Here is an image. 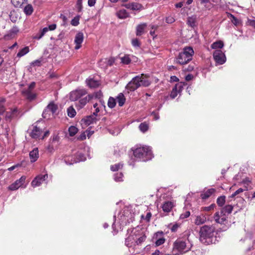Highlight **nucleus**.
<instances>
[{
  "label": "nucleus",
  "mask_w": 255,
  "mask_h": 255,
  "mask_svg": "<svg viewBox=\"0 0 255 255\" xmlns=\"http://www.w3.org/2000/svg\"><path fill=\"white\" fill-rule=\"evenodd\" d=\"M139 129L143 132L146 131L148 128V126L145 123H142L139 126Z\"/></svg>",
  "instance_id": "a19ab883"
},
{
  "label": "nucleus",
  "mask_w": 255,
  "mask_h": 255,
  "mask_svg": "<svg viewBox=\"0 0 255 255\" xmlns=\"http://www.w3.org/2000/svg\"><path fill=\"white\" fill-rule=\"evenodd\" d=\"M244 189H242V188H239V189H238L237 190H236L234 193H233L230 197L231 198H234L236 196L238 195V194H239L240 193L243 192L244 191Z\"/></svg>",
  "instance_id": "8fccbe9b"
},
{
  "label": "nucleus",
  "mask_w": 255,
  "mask_h": 255,
  "mask_svg": "<svg viewBox=\"0 0 255 255\" xmlns=\"http://www.w3.org/2000/svg\"><path fill=\"white\" fill-rule=\"evenodd\" d=\"M121 62L125 64H128L131 62L129 55H126L121 58Z\"/></svg>",
  "instance_id": "58836bf2"
},
{
  "label": "nucleus",
  "mask_w": 255,
  "mask_h": 255,
  "mask_svg": "<svg viewBox=\"0 0 255 255\" xmlns=\"http://www.w3.org/2000/svg\"><path fill=\"white\" fill-rule=\"evenodd\" d=\"M188 23L190 26L192 27H193L195 25L194 20L191 18L188 19Z\"/></svg>",
  "instance_id": "4d7b16f0"
},
{
  "label": "nucleus",
  "mask_w": 255,
  "mask_h": 255,
  "mask_svg": "<svg viewBox=\"0 0 255 255\" xmlns=\"http://www.w3.org/2000/svg\"><path fill=\"white\" fill-rule=\"evenodd\" d=\"M215 191V189L213 188L208 189L204 194L202 195V198L203 199H207L213 194Z\"/></svg>",
  "instance_id": "473e14b6"
},
{
  "label": "nucleus",
  "mask_w": 255,
  "mask_h": 255,
  "mask_svg": "<svg viewBox=\"0 0 255 255\" xmlns=\"http://www.w3.org/2000/svg\"><path fill=\"white\" fill-rule=\"evenodd\" d=\"M29 52V47L26 46L23 48L21 49L17 54V56L18 57H21L26 54H27Z\"/></svg>",
  "instance_id": "2f4dec72"
},
{
  "label": "nucleus",
  "mask_w": 255,
  "mask_h": 255,
  "mask_svg": "<svg viewBox=\"0 0 255 255\" xmlns=\"http://www.w3.org/2000/svg\"><path fill=\"white\" fill-rule=\"evenodd\" d=\"M42 133V129L35 126L33 127V128L30 133V136L33 138H41Z\"/></svg>",
  "instance_id": "a211bd4d"
},
{
  "label": "nucleus",
  "mask_w": 255,
  "mask_h": 255,
  "mask_svg": "<svg viewBox=\"0 0 255 255\" xmlns=\"http://www.w3.org/2000/svg\"><path fill=\"white\" fill-rule=\"evenodd\" d=\"M30 162L33 163L37 161L39 157V151L37 147H35L29 153Z\"/></svg>",
  "instance_id": "dca6fc26"
},
{
  "label": "nucleus",
  "mask_w": 255,
  "mask_h": 255,
  "mask_svg": "<svg viewBox=\"0 0 255 255\" xmlns=\"http://www.w3.org/2000/svg\"><path fill=\"white\" fill-rule=\"evenodd\" d=\"M165 21L168 23H172L175 21V19L171 16H169L166 18Z\"/></svg>",
  "instance_id": "5fc2aeb1"
},
{
  "label": "nucleus",
  "mask_w": 255,
  "mask_h": 255,
  "mask_svg": "<svg viewBox=\"0 0 255 255\" xmlns=\"http://www.w3.org/2000/svg\"><path fill=\"white\" fill-rule=\"evenodd\" d=\"M178 93V92L177 90L173 88L170 94V97L172 99H174L177 96Z\"/></svg>",
  "instance_id": "603ef678"
},
{
  "label": "nucleus",
  "mask_w": 255,
  "mask_h": 255,
  "mask_svg": "<svg viewBox=\"0 0 255 255\" xmlns=\"http://www.w3.org/2000/svg\"><path fill=\"white\" fill-rule=\"evenodd\" d=\"M147 26L146 23H143L138 25L136 27V34L137 36H140L144 33V30Z\"/></svg>",
  "instance_id": "4be33fe9"
},
{
  "label": "nucleus",
  "mask_w": 255,
  "mask_h": 255,
  "mask_svg": "<svg viewBox=\"0 0 255 255\" xmlns=\"http://www.w3.org/2000/svg\"><path fill=\"white\" fill-rule=\"evenodd\" d=\"M35 84L34 82H31L27 89H24L22 91L23 96L29 101H32L36 98V94L32 92V90L35 87Z\"/></svg>",
  "instance_id": "423d86ee"
},
{
  "label": "nucleus",
  "mask_w": 255,
  "mask_h": 255,
  "mask_svg": "<svg viewBox=\"0 0 255 255\" xmlns=\"http://www.w3.org/2000/svg\"><path fill=\"white\" fill-rule=\"evenodd\" d=\"M33 11L32 6L30 4H27L24 8V13L28 15H31Z\"/></svg>",
  "instance_id": "c85d7f7f"
},
{
  "label": "nucleus",
  "mask_w": 255,
  "mask_h": 255,
  "mask_svg": "<svg viewBox=\"0 0 255 255\" xmlns=\"http://www.w3.org/2000/svg\"><path fill=\"white\" fill-rule=\"evenodd\" d=\"M193 54L194 51L192 47H185L183 52L179 53L177 57V63L181 65L187 64L192 60Z\"/></svg>",
  "instance_id": "20e7f679"
},
{
  "label": "nucleus",
  "mask_w": 255,
  "mask_h": 255,
  "mask_svg": "<svg viewBox=\"0 0 255 255\" xmlns=\"http://www.w3.org/2000/svg\"><path fill=\"white\" fill-rule=\"evenodd\" d=\"M154 239L156 240L155 245L156 246H159L165 242V239L163 237V232H158L154 234Z\"/></svg>",
  "instance_id": "f3484780"
},
{
  "label": "nucleus",
  "mask_w": 255,
  "mask_h": 255,
  "mask_svg": "<svg viewBox=\"0 0 255 255\" xmlns=\"http://www.w3.org/2000/svg\"><path fill=\"white\" fill-rule=\"evenodd\" d=\"M60 18H61L63 20V25H65L66 24L67 18L66 16H65L63 14H61L60 16Z\"/></svg>",
  "instance_id": "bf43d9fd"
},
{
  "label": "nucleus",
  "mask_w": 255,
  "mask_h": 255,
  "mask_svg": "<svg viewBox=\"0 0 255 255\" xmlns=\"http://www.w3.org/2000/svg\"><path fill=\"white\" fill-rule=\"evenodd\" d=\"M123 167V164L121 163H117L111 166V169L113 171H116Z\"/></svg>",
  "instance_id": "a18cd8bd"
},
{
  "label": "nucleus",
  "mask_w": 255,
  "mask_h": 255,
  "mask_svg": "<svg viewBox=\"0 0 255 255\" xmlns=\"http://www.w3.org/2000/svg\"><path fill=\"white\" fill-rule=\"evenodd\" d=\"M132 236H133L134 238V240H133L134 244L136 245H141L145 241L146 238L145 233L142 230L135 231V232L133 233Z\"/></svg>",
  "instance_id": "6e6552de"
},
{
  "label": "nucleus",
  "mask_w": 255,
  "mask_h": 255,
  "mask_svg": "<svg viewBox=\"0 0 255 255\" xmlns=\"http://www.w3.org/2000/svg\"><path fill=\"white\" fill-rule=\"evenodd\" d=\"M187 85V83L185 82H179L176 84L174 88L175 89H176L178 93H180L183 88V87Z\"/></svg>",
  "instance_id": "72a5a7b5"
},
{
  "label": "nucleus",
  "mask_w": 255,
  "mask_h": 255,
  "mask_svg": "<svg viewBox=\"0 0 255 255\" xmlns=\"http://www.w3.org/2000/svg\"><path fill=\"white\" fill-rule=\"evenodd\" d=\"M116 104V100L113 97H110L108 102V106L110 108H113Z\"/></svg>",
  "instance_id": "4c0bfd02"
},
{
  "label": "nucleus",
  "mask_w": 255,
  "mask_h": 255,
  "mask_svg": "<svg viewBox=\"0 0 255 255\" xmlns=\"http://www.w3.org/2000/svg\"><path fill=\"white\" fill-rule=\"evenodd\" d=\"M206 221V217L204 215H200L196 217L195 223L197 225H200L204 224Z\"/></svg>",
  "instance_id": "cd10ccee"
},
{
  "label": "nucleus",
  "mask_w": 255,
  "mask_h": 255,
  "mask_svg": "<svg viewBox=\"0 0 255 255\" xmlns=\"http://www.w3.org/2000/svg\"><path fill=\"white\" fill-rule=\"evenodd\" d=\"M215 204H212L209 206L208 207H204L203 208V210L206 211H210L214 209V208L215 207Z\"/></svg>",
  "instance_id": "6e6d98bb"
},
{
  "label": "nucleus",
  "mask_w": 255,
  "mask_h": 255,
  "mask_svg": "<svg viewBox=\"0 0 255 255\" xmlns=\"http://www.w3.org/2000/svg\"><path fill=\"white\" fill-rule=\"evenodd\" d=\"M115 62V59L113 58H110L107 60V65L108 66H112Z\"/></svg>",
  "instance_id": "052dcab7"
},
{
  "label": "nucleus",
  "mask_w": 255,
  "mask_h": 255,
  "mask_svg": "<svg viewBox=\"0 0 255 255\" xmlns=\"http://www.w3.org/2000/svg\"><path fill=\"white\" fill-rule=\"evenodd\" d=\"M190 215V213L189 211H186L184 213H183L180 215V219H185L188 218Z\"/></svg>",
  "instance_id": "3c124183"
},
{
  "label": "nucleus",
  "mask_w": 255,
  "mask_h": 255,
  "mask_svg": "<svg viewBox=\"0 0 255 255\" xmlns=\"http://www.w3.org/2000/svg\"><path fill=\"white\" fill-rule=\"evenodd\" d=\"M123 6L128 9H129L132 10H140L142 7V5L137 2H131L127 4H123Z\"/></svg>",
  "instance_id": "6ab92c4d"
},
{
  "label": "nucleus",
  "mask_w": 255,
  "mask_h": 255,
  "mask_svg": "<svg viewBox=\"0 0 255 255\" xmlns=\"http://www.w3.org/2000/svg\"><path fill=\"white\" fill-rule=\"evenodd\" d=\"M123 177V174L122 172L117 173L114 175V179L116 181H122V178Z\"/></svg>",
  "instance_id": "49530a36"
},
{
  "label": "nucleus",
  "mask_w": 255,
  "mask_h": 255,
  "mask_svg": "<svg viewBox=\"0 0 255 255\" xmlns=\"http://www.w3.org/2000/svg\"><path fill=\"white\" fill-rule=\"evenodd\" d=\"M133 240H134V238L132 235L129 236V237L126 239L125 244L128 247H131V245L130 242H131V244L133 243L132 241H133Z\"/></svg>",
  "instance_id": "ea45409f"
},
{
  "label": "nucleus",
  "mask_w": 255,
  "mask_h": 255,
  "mask_svg": "<svg viewBox=\"0 0 255 255\" xmlns=\"http://www.w3.org/2000/svg\"><path fill=\"white\" fill-rule=\"evenodd\" d=\"M47 110L49 111L51 113L52 116H53L56 112L58 107L56 105L54 104L53 102L50 103L47 106Z\"/></svg>",
  "instance_id": "b1692460"
},
{
  "label": "nucleus",
  "mask_w": 255,
  "mask_h": 255,
  "mask_svg": "<svg viewBox=\"0 0 255 255\" xmlns=\"http://www.w3.org/2000/svg\"><path fill=\"white\" fill-rule=\"evenodd\" d=\"M179 227V225L178 224L175 223L174 225H172L170 224L168 225V228L171 230L172 232H176L177 231V229Z\"/></svg>",
  "instance_id": "c03bdc74"
},
{
  "label": "nucleus",
  "mask_w": 255,
  "mask_h": 255,
  "mask_svg": "<svg viewBox=\"0 0 255 255\" xmlns=\"http://www.w3.org/2000/svg\"><path fill=\"white\" fill-rule=\"evenodd\" d=\"M173 206V202L171 201H166L163 204L162 208L164 212L168 213L171 210Z\"/></svg>",
  "instance_id": "412c9836"
},
{
  "label": "nucleus",
  "mask_w": 255,
  "mask_h": 255,
  "mask_svg": "<svg viewBox=\"0 0 255 255\" xmlns=\"http://www.w3.org/2000/svg\"><path fill=\"white\" fill-rule=\"evenodd\" d=\"M51 113L47 110V108L44 110L42 113V117L44 119H49L51 118Z\"/></svg>",
  "instance_id": "79ce46f5"
},
{
  "label": "nucleus",
  "mask_w": 255,
  "mask_h": 255,
  "mask_svg": "<svg viewBox=\"0 0 255 255\" xmlns=\"http://www.w3.org/2000/svg\"><path fill=\"white\" fill-rule=\"evenodd\" d=\"M93 97L94 96L92 95H88L83 98H81L79 101L78 107L79 108H82L89 101L93 98Z\"/></svg>",
  "instance_id": "aec40b11"
},
{
  "label": "nucleus",
  "mask_w": 255,
  "mask_h": 255,
  "mask_svg": "<svg viewBox=\"0 0 255 255\" xmlns=\"http://www.w3.org/2000/svg\"><path fill=\"white\" fill-rule=\"evenodd\" d=\"M215 228L213 226H209L205 225L200 229V241L203 244L209 245L215 243Z\"/></svg>",
  "instance_id": "f257e3e1"
},
{
  "label": "nucleus",
  "mask_w": 255,
  "mask_h": 255,
  "mask_svg": "<svg viewBox=\"0 0 255 255\" xmlns=\"http://www.w3.org/2000/svg\"><path fill=\"white\" fill-rule=\"evenodd\" d=\"M117 16L121 19H125L129 17V14L126 10L123 9L118 11L116 13Z\"/></svg>",
  "instance_id": "5701e85b"
},
{
  "label": "nucleus",
  "mask_w": 255,
  "mask_h": 255,
  "mask_svg": "<svg viewBox=\"0 0 255 255\" xmlns=\"http://www.w3.org/2000/svg\"><path fill=\"white\" fill-rule=\"evenodd\" d=\"M96 0H88V4L89 6H93L95 5Z\"/></svg>",
  "instance_id": "0e129e2a"
},
{
  "label": "nucleus",
  "mask_w": 255,
  "mask_h": 255,
  "mask_svg": "<svg viewBox=\"0 0 255 255\" xmlns=\"http://www.w3.org/2000/svg\"><path fill=\"white\" fill-rule=\"evenodd\" d=\"M224 46V43L221 41H217L214 42L211 45V48L212 49L222 48Z\"/></svg>",
  "instance_id": "7c9ffc66"
},
{
  "label": "nucleus",
  "mask_w": 255,
  "mask_h": 255,
  "mask_svg": "<svg viewBox=\"0 0 255 255\" xmlns=\"http://www.w3.org/2000/svg\"><path fill=\"white\" fill-rule=\"evenodd\" d=\"M77 156L78 157V158L76 159V160H74V161H73V163L75 162H80V161H84L86 159V158L85 157L84 155L80 153H78L77 154Z\"/></svg>",
  "instance_id": "de8ad7c7"
},
{
  "label": "nucleus",
  "mask_w": 255,
  "mask_h": 255,
  "mask_svg": "<svg viewBox=\"0 0 255 255\" xmlns=\"http://www.w3.org/2000/svg\"><path fill=\"white\" fill-rule=\"evenodd\" d=\"M22 0H11V2L15 7H21L23 2Z\"/></svg>",
  "instance_id": "09e8293b"
},
{
  "label": "nucleus",
  "mask_w": 255,
  "mask_h": 255,
  "mask_svg": "<svg viewBox=\"0 0 255 255\" xmlns=\"http://www.w3.org/2000/svg\"><path fill=\"white\" fill-rule=\"evenodd\" d=\"M47 178V174L37 176L31 182L32 186L35 187L40 186Z\"/></svg>",
  "instance_id": "f8f14e48"
},
{
  "label": "nucleus",
  "mask_w": 255,
  "mask_h": 255,
  "mask_svg": "<svg viewBox=\"0 0 255 255\" xmlns=\"http://www.w3.org/2000/svg\"><path fill=\"white\" fill-rule=\"evenodd\" d=\"M87 93V91L84 89H77L70 93V99L73 101H77L78 99H80L82 97L85 95Z\"/></svg>",
  "instance_id": "9d476101"
},
{
  "label": "nucleus",
  "mask_w": 255,
  "mask_h": 255,
  "mask_svg": "<svg viewBox=\"0 0 255 255\" xmlns=\"http://www.w3.org/2000/svg\"><path fill=\"white\" fill-rule=\"evenodd\" d=\"M213 57L215 61L219 64H223L226 61V56L221 50H215Z\"/></svg>",
  "instance_id": "9b49d317"
},
{
  "label": "nucleus",
  "mask_w": 255,
  "mask_h": 255,
  "mask_svg": "<svg viewBox=\"0 0 255 255\" xmlns=\"http://www.w3.org/2000/svg\"><path fill=\"white\" fill-rule=\"evenodd\" d=\"M41 60H36L31 63L33 66H40L41 65Z\"/></svg>",
  "instance_id": "864d4df0"
},
{
  "label": "nucleus",
  "mask_w": 255,
  "mask_h": 255,
  "mask_svg": "<svg viewBox=\"0 0 255 255\" xmlns=\"http://www.w3.org/2000/svg\"><path fill=\"white\" fill-rule=\"evenodd\" d=\"M35 84L34 82H31L27 89H24L22 91L23 96L29 101H32L36 98V94L32 92V90L35 87Z\"/></svg>",
  "instance_id": "0eeeda50"
},
{
  "label": "nucleus",
  "mask_w": 255,
  "mask_h": 255,
  "mask_svg": "<svg viewBox=\"0 0 255 255\" xmlns=\"http://www.w3.org/2000/svg\"><path fill=\"white\" fill-rule=\"evenodd\" d=\"M87 84L89 87L95 88L99 86L100 83L98 81L94 80L93 79H90L87 80Z\"/></svg>",
  "instance_id": "a878e982"
},
{
  "label": "nucleus",
  "mask_w": 255,
  "mask_h": 255,
  "mask_svg": "<svg viewBox=\"0 0 255 255\" xmlns=\"http://www.w3.org/2000/svg\"><path fill=\"white\" fill-rule=\"evenodd\" d=\"M26 177L25 176L21 177L19 179L16 180L13 183L8 186V189L14 191L18 189L24 183Z\"/></svg>",
  "instance_id": "ddd939ff"
},
{
  "label": "nucleus",
  "mask_w": 255,
  "mask_h": 255,
  "mask_svg": "<svg viewBox=\"0 0 255 255\" xmlns=\"http://www.w3.org/2000/svg\"><path fill=\"white\" fill-rule=\"evenodd\" d=\"M68 116L70 118H73L76 113L75 109L72 107H70L67 109Z\"/></svg>",
  "instance_id": "e433bc0d"
},
{
  "label": "nucleus",
  "mask_w": 255,
  "mask_h": 255,
  "mask_svg": "<svg viewBox=\"0 0 255 255\" xmlns=\"http://www.w3.org/2000/svg\"><path fill=\"white\" fill-rule=\"evenodd\" d=\"M233 209L232 205H227L223 207L220 212H217L214 216L216 222L220 224H225L227 220V216L231 213Z\"/></svg>",
  "instance_id": "7ed1b4c3"
},
{
  "label": "nucleus",
  "mask_w": 255,
  "mask_h": 255,
  "mask_svg": "<svg viewBox=\"0 0 255 255\" xmlns=\"http://www.w3.org/2000/svg\"><path fill=\"white\" fill-rule=\"evenodd\" d=\"M86 138V134L84 132V133H82L80 136H79L77 138L78 140H83L85 139Z\"/></svg>",
  "instance_id": "e2e57ef3"
},
{
  "label": "nucleus",
  "mask_w": 255,
  "mask_h": 255,
  "mask_svg": "<svg viewBox=\"0 0 255 255\" xmlns=\"http://www.w3.org/2000/svg\"><path fill=\"white\" fill-rule=\"evenodd\" d=\"M148 78V75L143 74L136 76L128 82L126 88L128 90L134 91L141 86L147 87L150 84Z\"/></svg>",
  "instance_id": "f03ea898"
},
{
  "label": "nucleus",
  "mask_w": 255,
  "mask_h": 255,
  "mask_svg": "<svg viewBox=\"0 0 255 255\" xmlns=\"http://www.w3.org/2000/svg\"><path fill=\"white\" fill-rule=\"evenodd\" d=\"M19 114V112L17 108H14L13 110H10L7 111L5 114V120L7 121H11L12 119L16 118Z\"/></svg>",
  "instance_id": "4468645a"
},
{
  "label": "nucleus",
  "mask_w": 255,
  "mask_h": 255,
  "mask_svg": "<svg viewBox=\"0 0 255 255\" xmlns=\"http://www.w3.org/2000/svg\"><path fill=\"white\" fill-rule=\"evenodd\" d=\"M226 197L225 196H220L217 198V203L218 206L222 207L225 203Z\"/></svg>",
  "instance_id": "c9c22d12"
},
{
  "label": "nucleus",
  "mask_w": 255,
  "mask_h": 255,
  "mask_svg": "<svg viewBox=\"0 0 255 255\" xmlns=\"http://www.w3.org/2000/svg\"><path fill=\"white\" fill-rule=\"evenodd\" d=\"M132 44L134 47L139 46V42L137 39H134L132 40Z\"/></svg>",
  "instance_id": "13d9d810"
},
{
  "label": "nucleus",
  "mask_w": 255,
  "mask_h": 255,
  "mask_svg": "<svg viewBox=\"0 0 255 255\" xmlns=\"http://www.w3.org/2000/svg\"><path fill=\"white\" fill-rule=\"evenodd\" d=\"M174 247L177 249L179 252H186L188 251L190 248L187 246L185 241L181 239L177 240L174 243Z\"/></svg>",
  "instance_id": "1a4fd4ad"
},
{
  "label": "nucleus",
  "mask_w": 255,
  "mask_h": 255,
  "mask_svg": "<svg viewBox=\"0 0 255 255\" xmlns=\"http://www.w3.org/2000/svg\"><path fill=\"white\" fill-rule=\"evenodd\" d=\"M96 117L93 114L89 116H87L84 120L85 124L87 125H90L91 124L96 123Z\"/></svg>",
  "instance_id": "393cba45"
},
{
  "label": "nucleus",
  "mask_w": 255,
  "mask_h": 255,
  "mask_svg": "<svg viewBox=\"0 0 255 255\" xmlns=\"http://www.w3.org/2000/svg\"><path fill=\"white\" fill-rule=\"evenodd\" d=\"M56 28V24H52L51 25H49L48 28L50 30H53L55 29Z\"/></svg>",
  "instance_id": "338daca9"
},
{
  "label": "nucleus",
  "mask_w": 255,
  "mask_h": 255,
  "mask_svg": "<svg viewBox=\"0 0 255 255\" xmlns=\"http://www.w3.org/2000/svg\"><path fill=\"white\" fill-rule=\"evenodd\" d=\"M117 101L120 107H122L124 105L126 98L123 93H121L118 95L117 97Z\"/></svg>",
  "instance_id": "bb28decb"
},
{
  "label": "nucleus",
  "mask_w": 255,
  "mask_h": 255,
  "mask_svg": "<svg viewBox=\"0 0 255 255\" xmlns=\"http://www.w3.org/2000/svg\"><path fill=\"white\" fill-rule=\"evenodd\" d=\"M80 16L77 15L73 18L71 21V24L73 26H77L79 24Z\"/></svg>",
  "instance_id": "37998d69"
},
{
  "label": "nucleus",
  "mask_w": 255,
  "mask_h": 255,
  "mask_svg": "<svg viewBox=\"0 0 255 255\" xmlns=\"http://www.w3.org/2000/svg\"><path fill=\"white\" fill-rule=\"evenodd\" d=\"M35 5L39 6L42 3V0H34L33 1Z\"/></svg>",
  "instance_id": "680f3d73"
},
{
  "label": "nucleus",
  "mask_w": 255,
  "mask_h": 255,
  "mask_svg": "<svg viewBox=\"0 0 255 255\" xmlns=\"http://www.w3.org/2000/svg\"><path fill=\"white\" fill-rule=\"evenodd\" d=\"M133 155L136 158L145 160L144 158L146 159L151 158L152 152L149 147H140L133 150Z\"/></svg>",
  "instance_id": "39448f33"
},
{
  "label": "nucleus",
  "mask_w": 255,
  "mask_h": 255,
  "mask_svg": "<svg viewBox=\"0 0 255 255\" xmlns=\"http://www.w3.org/2000/svg\"><path fill=\"white\" fill-rule=\"evenodd\" d=\"M151 217V214L150 212H148L145 216V219L146 220V221L149 222L150 218Z\"/></svg>",
  "instance_id": "774afa93"
},
{
  "label": "nucleus",
  "mask_w": 255,
  "mask_h": 255,
  "mask_svg": "<svg viewBox=\"0 0 255 255\" xmlns=\"http://www.w3.org/2000/svg\"><path fill=\"white\" fill-rule=\"evenodd\" d=\"M151 115L153 116L154 120H157L159 119V116L158 113L155 112H153Z\"/></svg>",
  "instance_id": "69168bd1"
},
{
  "label": "nucleus",
  "mask_w": 255,
  "mask_h": 255,
  "mask_svg": "<svg viewBox=\"0 0 255 255\" xmlns=\"http://www.w3.org/2000/svg\"><path fill=\"white\" fill-rule=\"evenodd\" d=\"M78 128L74 126H71L69 128V133L71 136L75 135L78 132Z\"/></svg>",
  "instance_id": "f704fd0d"
},
{
  "label": "nucleus",
  "mask_w": 255,
  "mask_h": 255,
  "mask_svg": "<svg viewBox=\"0 0 255 255\" xmlns=\"http://www.w3.org/2000/svg\"><path fill=\"white\" fill-rule=\"evenodd\" d=\"M5 98H0V115L3 114L5 110Z\"/></svg>",
  "instance_id": "c756f323"
},
{
  "label": "nucleus",
  "mask_w": 255,
  "mask_h": 255,
  "mask_svg": "<svg viewBox=\"0 0 255 255\" xmlns=\"http://www.w3.org/2000/svg\"><path fill=\"white\" fill-rule=\"evenodd\" d=\"M84 39V34L82 32H79L76 35L74 42L76 44L75 48L76 49H79L81 45V43L83 42Z\"/></svg>",
  "instance_id": "2eb2a0df"
}]
</instances>
